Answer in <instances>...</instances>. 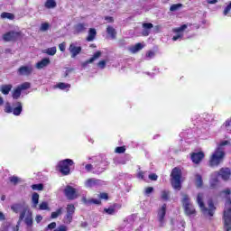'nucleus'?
I'll return each instance as SVG.
<instances>
[{"mask_svg": "<svg viewBox=\"0 0 231 231\" xmlns=\"http://www.w3.org/2000/svg\"><path fill=\"white\" fill-rule=\"evenodd\" d=\"M116 152H117V154H123V152H125V147L124 146L116 147Z\"/></svg>", "mask_w": 231, "mask_h": 231, "instance_id": "obj_47", "label": "nucleus"}, {"mask_svg": "<svg viewBox=\"0 0 231 231\" xmlns=\"http://www.w3.org/2000/svg\"><path fill=\"white\" fill-rule=\"evenodd\" d=\"M75 162H73V160L71 159H65L60 161L58 163V169L60 171V172H61V174H63V176H68L70 172V169L69 167H71V165H74Z\"/></svg>", "mask_w": 231, "mask_h": 231, "instance_id": "obj_7", "label": "nucleus"}, {"mask_svg": "<svg viewBox=\"0 0 231 231\" xmlns=\"http://www.w3.org/2000/svg\"><path fill=\"white\" fill-rule=\"evenodd\" d=\"M180 8H183V5L182 4H173L170 7V12H178V10H180Z\"/></svg>", "mask_w": 231, "mask_h": 231, "instance_id": "obj_36", "label": "nucleus"}, {"mask_svg": "<svg viewBox=\"0 0 231 231\" xmlns=\"http://www.w3.org/2000/svg\"><path fill=\"white\" fill-rule=\"evenodd\" d=\"M32 73H33V66L32 65L22 66L18 69V75L28 77Z\"/></svg>", "mask_w": 231, "mask_h": 231, "instance_id": "obj_12", "label": "nucleus"}, {"mask_svg": "<svg viewBox=\"0 0 231 231\" xmlns=\"http://www.w3.org/2000/svg\"><path fill=\"white\" fill-rule=\"evenodd\" d=\"M106 33L110 35L111 39H116V30L113 26H107Z\"/></svg>", "mask_w": 231, "mask_h": 231, "instance_id": "obj_26", "label": "nucleus"}, {"mask_svg": "<svg viewBox=\"0 0 231 231\" xmlns=\"http://www.w3.org/2000/svg\"><path fill=\"white\" fill-rule=\"evenodd\" d=\"M50 28V24L45 23H42L41 25V32H47V30Z\"/></svg>", "mask_w": 231, "mask_h": 231, "instance_id": "obj_48", "label": "nucleus"}, {"mask_svg": "<svg viewBox=\"0 0 231 231\" xmlns=\"http://www.w3.org/2000/svg\"><path fill=\"white\" fill-rule=\"evenodd\" d=\"M73 214H75V206L73 204H69L67 206V215L65 217L66 223H71L73 220Z\"/></svg>", "mask_w": 231, "mask_h": 231, "instance_id": "obj_14", "label": "nucleus"}, {"mask_svg": "<svg viewBox=\"0 0 231 231\" xmlns=\"http://www.w3.org/2000/svg\"><path fill=\"white\" fill-rule=\"evenodd\" d=\"M149 180H151L152 181H156V180H158V175H156L155 173H152L148 176Z\"/></svg>", "mask_w": 231, "mask_h": 231, "instance_id": "obj_49", "label": "nucleus"}, {"mask_svg": "<svg viewBox=\"0 0 231 231\" xmlns=\"http://www.w3.org/2000/svg\"><path fill=\"white\" fill-rule=\"evenodd\" d=\"M15 106H16L13 109V115H14V116H19V115L23 113V104L21 102H16Z\"/></svg>", "mask_w": 231, "mask_h": 231, "instance_id": "obj_23", "label": "nucleus"}, {"mask_svg": "<svg viewBox=\"0 0 231 231\" xmlns=\"http://www.w3.org/2000/svg\"><path fill=\"white\" fill-rule=\"evenodd\" d=\"M32 190H42L44 186L42 184H33L32 185Z\"/></svg>", "mask_w": 231, "mask_h": 231, "instance_id": "obj_41", "label": "nucleus"}, {"mask_svg": "<svg viewBox=\"0 0 231 231\" xmlns=\"http://www.w3.org/2000/svg\"><path fill=\"white\" fill-rule=\"evenodd\" d=\"M196 185L199 189L203 187V179L199 174L196 175Z\"/></svg>", "mask_w": 231, "mask_h": 231, "instance_id": "obj_35", "label": "nucleus"}, {"mask_svg": "<svg viewBox=\"0 0 231 231\" xmlns=\"http://www.w3.org/2000/svg\"><path fill=\"white\" fill-rule=\"evenodd\" d=\"M14 108H12V106H10V103L5 104V113H13Z\"/></svg>", "mask_w": 231, "mask_h": 231, "instance_id": "obj_46", "label": "nucleus"}, {"mask_svg": "<svg viewBox=\"0 0 231 231\" xmlns=\"http://www.w3.org/2000/svg\"><path fill=\"white\" fill-rule=\"evenodd\" d=\"M85 169H86L87 172H91V171H93V165L92 164H87L85 166Z\"/></svg>", "mask_w": 231, "mask_h": 231, "instance_id": "obj_51", "label": "nucleus"}, {"mask_svg": "<svg viewBox=\"0 0 231 231\" xmlns=\"http://www.w3.org/2000/svg\"><path fill=\"white\" fill-rule=\"evenodd\" d=\"M64 194L68 199H77L79 198V191L77 189L69 185L66 186Z\"/></svg>", "mask_w": 231, "mask_h": 231, "instance_id": "obj_8", "label": "nucleus"}, {"mask_svg": "<svg viewBox=\"0 0 231 231\" xmlns=\"http://www.w3.org/2000/svg\"><path fill=\"white\" fill-rule=\"evenodd\" d=\"M21 88H19L18 87L13 91V98L14 100H17L20 98L21 97Z\"/></svg>", "mask_w": 231, "mask_h": 231, "instance_id": "obj_33", "label": "nucleus"}, {"mask_svg": "<svg viewBox=\"0 0 231 231\" xmlns=\"http://www.w3.org/2000/svg\"><path fill=\"white\" fill-rule=\"evenodd\" d=\"M231 190L230 189H226L220 193V198H225L226 203L224 208V229L225 231H231Z\"/></svg>", "mask_w": 231, "mask_h": 231, "instance_id": "obj_2", "label": "nucleus"}, {"mask_svg": "<svg viewBox=\"0 0 231 231\" xmlns=\"http://www.w3.org/2000/svg\"><path fill=\"white\" fill-rule=\"evenodd\" d=\"M59 48L61 51H66V43L62 42L59 45Z\"/></svg>", "mask_w": 231, "mask_h": 231, "instance_id": "obj_53", "label": "nucleus"}, {"mask_svg": "<svg viewBox=\"0 0 231 231\" xmlns=\"http://www.w3.org/2000/svg\"><path fill=\"white\" fill-rule=\"evenodd\" d=\"M50 58H44L41 61L36 64L37 69H42V68H46V66H50Z\"/></svg>", "mask_w": 231, "mask_h": 231, "instance_id": "obj_21", "label": "nucleus"}, {"mask_svg": "<svg viewBox=\"0 0 231 231\" xmlns=\"http://www.w3.org/2000/svg\"><path fill=\"white\" fill-rule=\"evenodd\" d=\"M105 21H106L107 23H114L115 19H113V17L111 16H106Z\"/></svg>", "mask_w": 231, "mask_h": 231, "instance_id": "obj_56", "label": "nucleus"}, {"mask_svg": "<svg viewBox=\"0 0 231 231\" xmlns=\"http://www.w3.org/2000/svg\"><path fill=\"white\" fill-rule=\"evenodd\" d=\"M225 145H228V141H223L217 145L209 159L210 167H217L220 163H223V160H225Z\"/></svg>", "mask_w": 231, "mask_h": 231, "instance_id": "obj_3", "label": "nucleus"}, {"mask_svg": "<svg viewBox=\"0 0 231 231\" xmlns=\"http://www.w3.org/2000/svg\"><path fill=\"white\" fill-rule=\"evenodd\" d=\"M95 37H97V30L95 29H89L88 36L87 37V41L88 42H91L92 41H95Z\"/></svg>", "mask_w": 231, "mask_h": 231, "instance_id": "obj_25", "label": "nucleus"}, {"mask_svg": "<svg viewBox=\"0 0 231 231\" xmlns=\"http://www.w3.org/2000/svg\"><path fill=\"white\" fill-rule=\"evenodd\" d=\"M187 30V24H183L180 27H177L173 29L174 33H177L175 36L172 37V41H179V39L183 38V32Z\"/></svg>", "mask_w": 231, "mask_h": 231, "instance_id": "obj_13", "label": "nucleus"}, {"mask_svg": "<svg viewBox=\"0 0 231 231\" xmlns=\"http://www.w3.org/2000/svg\"><path fill=\"white\" fill-rule=\"evenodd\" d=\"M154 190L153 187H148L145 189V194H151Z\"/></svg>", "mask_w": 231, "mask_h": 231, "instance_id": "obj_54", "label": "nucleus"}, {"mask_svg": "<svg viewBox=\"0 0 231 231\" xmlns=\"http://www.w3.org/2000/svg\"><path fill=\"white\" fill-rule=\"evenodd\" d=\"M165 214H167V204L162 205L157 213L160 226H163V225L165 224Z\"/></svg>", "mask_w": 231, "mask_h": 231, "instance_id": "obj_11", "label": "nucleus"}, {"mask_svg": "<svg viewBox=\"0 0 231 231\" xmlns=\"http://www.w3.org/2000/svg\"><path fill=\"white\" fill-rule=\"evenodd\" d=\"M21 38V32L15 31H10L3 35V40L5 42H11L14 41H17V39Z\"/></svg>", "mask_w": 231, "mask_h": 231, "instance_id": "obj_9", "label": "nucleus"}, {"mask_svg": "<svg viewBox=\"0 0 231 231\" xmlns=\"http://www.w3.org/2000/svg\"><path fill=\"white\" fill-rule=\"evenodd\" d=\"M12 85H3L0 91L3 93V95H8L10 91H12Z\"/></svg>", "mask_w": 231, "mask_h": 231, "instance_id": "obj_29", "label": "nucleus"}, {"mask_svg": "<svg viewBox=\"0 0 231 231\" xmlns=\"http://www.w3.org/2000/svg\"><path fill=\"white\" fill-rule=\"evenodd\" d=\"M62 214V208H60L55 212H52L51 215V219H57V217L60 216Z\"/></svg>", "mask_w": 231, "mask_h": 231, "instance_id": "obj_38", "label": "nucleus"}, {"mask_svg": "<svg viewBox=\"0 0 231 231\" xmlns=\"http://www.w3.org/2000/svg\"><path fill=\"white\" fill-rule=\"evenodd\" d=\"M2 19H14V14L12 13H2Z\"/></svg>", "mask_w": 231, "mask_h": 231, "instance_id": "obj_40", "label": "nucleus"}, {"mask_svg": "<svg viewBox=\"0 0 231 231\" xmlns=\"http://www.w3.org/2000/svg\"><path fill=\"white\" fill-rule=\"evenodd\" d=\"M44 53H47V55L53 56L55 55V53H57V47L48 48L44 51Z\"/></svg>", "mask_w": 231, "mask_h": 231, "instance_id": "obj_34", "label": "nucleus"}, {"mask_svg": "<svg viewBox=\"0 0 231 231\" xmlns=\"http://www.w3.org/2000/svg\"><path fill=\"white\" fill-rule=\"evenodd\" d=\"M18 88L21 91H24V89H30V83L29 82H24L22 85L18 86Z\"/></svg>", "mask_w": 231, "mask_h": 231, "instance_id": "obj_39", "label": "nucleus"}, {"mask_svg": "<svg viewBox=\"0 0 231 231\" xmlns=\"http://www.w3.org/2000/svg\"><path fill=\"white\" fill-rule=\"evenodd\" d=\"M5 219H6L5 214L0 211V221H5Z\"/></svg>", "mask_w": 231, "mask_h": 231, "instance_id": "obj_62", "label": "nucleus"}, {"mask_svg": "<svg viewBox=\"0 0 231 231\" xmlns=\"http://www.w3.org/2000/svg\"><path fill=\"white\" fill-rule=\"evenodd\" d=\"M181 196V203L186 216H194V214H196V208H194V205L190 203V197L185 193H182Z\"/></svg>", "mask_w": 231, "mask_h": 231, "instance_id": "obj_5", "label": "nucleus"}, {"mask_svg": "<svg viewBox=\"0 0 231 231\" xmlns=\"http://www.w3.org/2000/svg\"><path fill=\"white\" fill-rule=\"evenodd\" d=\"M104 212H106V214H108L109 216H113L115 215L116 209L115 208H105Z\"/></svg>", "mask_w": 231, "mask_h": 231, "instance_id": "obj_42", "label": "nucleus"}, {"mask_svg": "<svg viewBox=\"0 0 231 231\" xmlns=\"http://www.w3.org/2000/svg\"><path fill=\"white\" fill-rule=\"evenodd\" d=\"M203 158H205V153H203L202 152H193L191 154V161L193 162V163H199V162H201Z\"/></svg>", "mask_w": 231, "mask_h": 231, "instance_id": "obj_18", "label": "nucleus"}, {"mask_svg": "<svg viewBox=\"0 0 231 231\" xmlns=\"http://www.w3.org/2000/svg\"><path fill=\"white\" fill-rule=\"evenodd\" d=\"M32 208H37V205H39V195L37 192H34L32 194Z\"/></svg>", "mask_w": 231, "mask_h": 231, "instance_id": "obj_27", "label": "nucleus"}, {"mask_svg": "<svg viewBox=\"0 0 231 231\" xmlns=\"http://www.w3.org/2000/svg\"><path fill=\"white\" fill-rule=\"evenodd\" d=\"M143 171H139L137 174V178H139L140 180H143Z\"/></svg>", "mask_w": 231, "mask_h": 231, "instance_id": "obj_60", "label": "nucleus"}, {"mask_svg": "<svg viewBox=\"0 0 231 231\" xmlns=\"http://www.w3.org/2000/svg\"><path fill=\"white\" fill-rule=\"evenodd\" d=\"M106 64H107V62L106 60H100L97 63V68H99L100 69H105Z\"/></svg>", "mask_w": 231, "mask_h": 231, "instance_id": "obj_43", "label": "nucleus"}, {"mask_svg": "<svg viewBox=\"0 0 231 231\" xmlns=\"http://www.w3.org/2000/svg\"><path fill=\"white\" fill-rule=\"evenodd\" d=\"M217 3V0H208V5H216Z\"/></svg>", "mask_w": 231, "mask_h": 231, "instance_id": "obj_63", "label": "nucleus"}, {"mask_svg": "<svg viewBox=\"0 0 231 231\" xmlns=\"http://www.w3.org/2000/svg\"><path fill=\"white\" fill-rule=\"evenodd\" d=\"M87 28H88V24H86V23H78L75 26L76 32H78L79 33H80L82 32H86Z\"/></svg>", "mask_w": 231, "mask_h": 231, "instance_id": "obj_30", "label": "nucleus"}, {"mask_svg": "<svg viewBox=\"0 0 231 231\" xmlns=\"http://www.w3.org/2000/svg\"><path fill=\"white\" fill-rule=\"evenodd\" d=\"M55 226H57V223L52 222V223L48 225L47 228H49V230H53V228H55Z\"/></svg>", "mask_w": 231, "mask_h": 231, "instance_id": "obj_52", "label": "nucleus"}, {"mask_svg": "<svg viewBox=\"0 0 231 231\" xmlns=\"http://www.w3.org/2000/svg\"><path fill=\"white\" fill-rule=\"evenodd\" d=\"M100 57H102V52L100 51H98L96 53H94V55L88 60L83 62L82 67L86 68V66H88V64H91V63L95 62V60L100 59Z\"/></svg>", "mask_w": 231, "mask_h": 231, "instance_id": "obj_17", "label": "nucleus"}, {"mask_svg": "<svg viewBox=\"0 0 231 231\" xmlns=\"http://www.w3.org/2000/svg\"><path fill=\"white\" fill-rule=\"evenodd\" d=\"M82 201L85 205H100V199H86V197L82 198Z\"/></svg>", "mask_w": 231, "mask_h": 231, "instance_id": "obj_24", "label": "nucleus"}, {"mask_svg": "<svg viewBox=\"0 0 231 231\" xmlns=\"http://www.w3.org/2000/svg\"><path fill=\"white\" fill-rule=\"evenodd\" d=\"M217 176H219V172H217V171H215L211 175V180H210V187H211V189H216V187L217 186Z\"/></svg>", "mask_w": 231, "mask_h": 231, "instance_id": "obj_22", "label": "nucleus"}, {"mask_svg": "<svg viewBox=\"0 0 231 231\" xmlns=\"http://www.w3.org/2000/svg\"><path fill=\"white\" fill-rule=\"evenodd\" d=\"M145 45L142 44V43H136L135 45H132L128 48L129 51H131V53H138V51L143 50Z\"/></svg>", "mask_w": 231, "mask_h": 231, "instance_id": "obj_20", "label": "nucleus"}, {"mask_svg": "<svg viewBox=\"0 0 231 231\" xmlns=\"http://www.w3.org/2000/svg\"><path fill=\"white\" fill-rule=\"evenodd\" d=\"M58 231H68V226H60L57 227Z\"/></svg>", "mask_w": 231, "mask_h": 231, "instance_id": "obj_55", "label": "nucleus"}, {"mask_svg": "<svg viewBox=\"0 0 231 231\" xmlns=\"http://www.w3.org/2000/svg\"><path fill=\"white\" fill-rule=\"evenodd\" d=\"M171 186L175 190L181 189V171L178 168H174L171 171Z\"/></svg>", "mask_w": 231, "mask_h": 231, "instance_id": "obj_6", "label": "nucleus"}, {"mask_svg": "<svg viewBox=\"0 0 231 231\" xmlns=\"http://www.w3.org/2000/svg\"><path fill=\"white\" fill-rule=\"evenodd\" d=\"M104 184V180L95 178L88 179L85 181V187H87V189H93V187H102Z\"/></svg>", "mask_w": 231, "mask_h": 231, "instance_id": "obj_10", "label": "nucleus"}, {"mask_svg": "<svg viewBox=\"0 0 231 231\" xmlns=\"http://www.w3.org/2000/svg\"><path fill=\"white\" fill-rule=\"evenodd\" d=\"M161 198L163 201H168L169 198H171V192L167 189H164L161 192Z\"/></svg>", "mask_w": 231, "mask_h": 231, "instance_id": "obj_32", "label": "nucleus"}, {"mask_svg": "<svg viewBox=\"0 0 231 231\" xmlns=\"http://www.w3.org/2000/svg\"><path fill=\"white\" fill-rule=\"evenodd\" d=\"M154 30L156 33H160V32H162V27L160 25H156L154 27Z\"/></svg>", "mask_w": 231, "mask_h": 231, "instance_id": "obj_59", "label": "nucleus"}, {"mask_svg": "<svg viewBox=\"0 0 231 231\" xmlns=\"http://www.w3.org/2000/svg\"><path fill=\"white\" fill-rule=\"evenodd\" d=\"M45 8L52 9L57 7V2L55 0H47L44 4Z\"/></svg>", "mask_w": 231, "mask_h": 231, "instance_id": "obj_28", "label": "nucleus"}, {"mask_svg": "<svg viewBox=\"0 0 231 231\" xmlns=\"http://www.w3.org/2000/svg\"><path fill=\"white\" fill-rule=\"evenodd\" d=\"M11 210H13L14 214H20L19 221H24L25 225L29 227L33 225V214L30 207L25 203H14L11 206Z\"/></svg>", "mask_w": 231, "mask_h": 231, "instance_id": "obj_1", "label": "nucleus"}, {"mask_svg": "<svg viewBox=\"0 0 231 231\" xmlns=\"http://www.w3.org/2000/svg\"><path fill=\"white\" fill-rule=\"evenodd\" d=\"M99 198L101 199H107V193H100Z\"/></svg>", "mask_w": 231, "mask_h": 231, "instance_id": "obj_58", "label": "nucleus"}, {"mask_svg": "<svg viewBox=\"0 0 231 231\" xmlns=\"http://www.w3.org/2000/svg\"><path fill=\"white\" fill-rule=\"evenodd\" d=\"M36 222L37 223H40L41 221H42V216H41V215H38V216H36Z\"/></svg>", "mask_w": 231, "mask_h": 231, "instance_id": "obj_61", "label": "nucleus"}, {"mask_svg": "<svg viewBox=\"0 0 231 231\" xmlns=\"http://www.w3.org/2000/svg\"><path fill=\"white\" fill-rule=\"evenodd\" d=\"M155 55L156 53L154 52V51H148L145 55V60H151V59H154Z\"/></svg>", "mask_w": 231, "mask_h": 231, "instance_id": "obj_37", "label": "nucleus"}, {"mask_svg": "<svg viewBox=\"0 0 231 231\" xmlns=\"http://www.w3.org/2000/svg\"><path fill=\"white\" fill-rule=\"evenodd\" d=\"M218 176H221L222 180L226 181L227 180H230L231 176V171L229 168H222L220 171L218 172Z\"/></svg>", "mask_w": 231, "mask_h": 231, "instance_id": "obj_16", "label": "nucleus"}, {"mask_svg": "<svg viewBox=\"0 0 231 231\" xmlns=\"http://www.w3.org/2000/svg\"><path fill=\"white\" fill-rule=\"evenodd\" d=\"M225 127H230L231 125V118L227 119L225 123H224Z\"/></svg>", "mask_w": 231, "mask_h": 231, "instance_id": "obj_57", "label": "nucleus"}, {"mask_svg": "<svg viewBox=\"0 0 231 231\" xmlns=\"http://www.w3.org/2000/svg\"><path fill=\"white\" fill-rule=\"evenodd\" d=\"M56 88H58L59 89H61V90H66L67 89V91H69V88H71V85L70 84H68V83H62V82H60V83H58L57 85H56Z\"/></svg>", "mask_w": 231, "mask_h": 231, "instance_id": "obj_31", "label": "nucleus"}, {"mask_svg": "<svg viewBox=\"0 0 231 231\" xmlns=\"http://www.w3.org/2000/svg\"><path fill=\"white\" fill-rule=\"evenodd\" d=\"M39 210H48V202H42L39 206Z\"/></svg>", "mask_w": 231, "mask_h": 231, "instance_id": "obj_44", "label": "nucleus"}, {"mask_svg": "<svg viewBox=\"0 0 231 231\" xmlns=\"http://www.w3.org/2000/svg\"><path fill=\"white\" fill-rule=\"evenodd\" d=\"M231 10V2L229 3V5L225 8L224 10V15H228V13Z\"/></svg>", "mask_w": 231, "mask_h": 231, "instance_id": "obj_50", "label": "nucleus"}, {"mask_svg": "<svg viewBox=\"0 0 231 231\" xmlns=\"http://www.w3.org/2000/svg\"><path fill=\"white\" fill-rule=\"evenodd\" d=\"M2 106H5V99L3 98V97L0 96V107Z\"/></svg>", "mask_w": 231, "mask_h": 231, "instance_id": "obj_64", "label": "nucleus"}, {"mask_svg": "<svg viewBox=\"0 0 231 231\" xmlns=\"http://www.w3.org/2000/svg\"><path fill=\"white\" fill-rule=\"evenodd\" d=\"M205 199V195L203 193H199L197 196V203L203 214L205 216H214V212H216V207L214 206V202L212 199H209L208 201V208L205 207V203L203 202V199Z\"/></svg>", "mask_w": 231, "mask_h": 231, "instance_id": "obj_4", "label": "nucleus"}, {"mask_svg": "<svg viewBox=\"0 0 231 231\" xmlns=\"http://www.w3.org/2000/svg\"><path fill=\"white\" fill-rule=\"evenodd\" d=\"M11 183H14V185H17L19 183V177L17 176H12L9 178Z\"/></svg>", "mask_w": 231, "mask_h": 231, "instance_id": "obj_45", "label": "nucleus"}, {"mask_svg": "<svg viewBox=\"0 0 231 231\" xmlns=\"http://www.w3.org/2000/svg\"><path fill=\"white\" fill-rule=\"evenodd\" d=\"M69 51L71 53V58L75 59L82 51V47L77 46L75 43H71L69 47Z\"/></svg>", "mask_w": 231, "mask_h": 231, "instance_id": "obj_15", "label": "nucleus"}, {"mask_svg": "<svg viewBox=\"0 0 231 231\" xmlns=\"http://www.w3.org/2000/svg\"><path fill=\"white\" fill-rule=\"evenodd\" d=\"M143 28L142 35H143V37H147L149 36V33H151V29L154 28V25L151 23H143Z\"/></svg>", "mask_w": 231, "mask_h": 231, "instance_id": "obj_19", "label": "nucleus"}]
</instances>
